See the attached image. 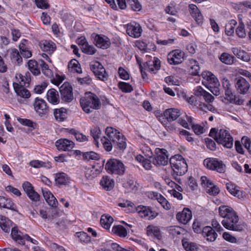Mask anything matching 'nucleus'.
I'll use <instances>...</instances> for the list:
<instances>
[{
	"label": "nucleus",
	"mask_w": 251,
	"mask_h": 251,
	"mask_svg": "<svg viewBox=\"0 0 251 251\" xmlns=\"http://www.w3.org/2000/svg\"><path fill=\"white\" fill-rule=\"evenodd\" d=\"M136 210L140 217L146 218L148 220L152 219L156 216V214L155 212L151 211V209L146 206L142 205L139 206Z\"/></svg>",
	"instance_id": "nucleus-20"
},
{
	"label": "nucleus",
	"mask_w": 251,
	"mask_h": 251,
	"mask_svg": "<svg viewBox=\"0 0 251 251\" xmlns=\"http://www.w3.org/2000/svg\"><path fill=\"white\" fill-rule=\"evenodd\" d=\"M185 53L179 50H175L171 51L167 55V60L171 65H177L181 63L184 60Z\"/></svg>",
	"instance_id": "nucleus-12"
},
{
	"label": "nucleus",
	"mask_w": 251,
	"mask_h": 251,
	"mask_svg": "<svg viewBox=\"0 0 251 251\" xmlns=\"http://www.w3.org/2000/svg\"><path fill=\"white\" fill-rule=\"evenodd\" d=\"M39 66L42 69L43 73L47 76L52 75V71L49 68L48 65L42 60H39Z\"/></svg>",
	"instance_id": "nucleus-47"
},
{
	"label": "nucleus",
	"mask_w": 251,
	"mask_h": 251,
	"mask_svg": "<svg viewBox=\"0 0 251 251\" xmlns=\"http://www.w3.org/2000/svg\"><path fill=\"white\" fill-rule=\"evenodd\" d=\"M187 121L191 126L192 129L197 135H200L204 132V129L203 126L198 124H194L193 122V119L191 117L186 116Z\"/></svg>",
	"instance_id": "nucleus-37"
},
{
	"label": "nucleus",
	"mask_w": 251,
	"mask_h": 251,
	"mask_svg": "<svg viewBox=\"0 0 251 251\" xmlns=\"http://www.w3.org/2000/svg\"><path fill=\"white\" fill-rule=\"evenodd\" d=\"M142 31L141 27L137 23H134L127 25L126 32L130 36L139 37L141 35Z\"/></svg>",
	"instance_id": "nucleus-18"
},
{
	"label": "nucleus",
	"mask_w": 251,
	"mask_h": 251,
	"mask_svg": "<svg viewBox=\"0 0 251 251\" xmlns=\"http://www.w3.org/2000/svg\"><path fill=\"white\" fill-rule=\"evenodd\" d=\"M164 116L169 122L176 120L181 115V111L176 108L166 109L164 113Z\"/></svg>",
	"instance_id": "nucleus-22"
},
{
	"label": "nucleus",
	"mask_w": 251,
	"mask_h": 251,
	"mask_svg": "<svg viewBox=\"0 0 251 251\" xmlns=\"http://www.w3.org/2000/svg\"><path fill=\"white\" fill-rule=\"evenodd\" d=\"M235 212L230 207L226 205H221L219 207V215L224 219H226L233 214Z\"/></svg>",
	"instance_id": "nucleus-30"
},
{
	"label": "nucleus",
	"mask_w": 251,
	"mask_h": 251,
	"mask_svg": "<svg viewBox=\"0 0 251 251\" xmlns=\"http://www.w3.org/2000/svg\"><path fill=\"white\" fill-rule=\"evenodd\" d=\"M27 42L26 40H24L23 42L19 45V50L21 55L26 58H28L32 56L31 51H30L26 46L25 43Z\"/></svg>",
	"instance_id": "nucleus-40"
},
{
	"label": "nucleus",
	"mask_w": 251,
	"mask_h": 251,
	"mask_svg": "<svg viewBox=\"0 0 251 251\" xmlns=\"http://www.w3.org/2000/svg\"><path fill=\"white\" fill-rule=\"evenodd\" d=\"M118 73L120 77L125 80H127L129 78V75L128 73L123 68L120 67L118 70Z\"/></svg>",
	"instance_id": "nucleus-62"
},
{
	"label": "nucleus",
	"mask_w": 251,
	"mask_h": 251,
	"mask_svg": "<svg viewBox=\"0 0 251 251\" xmlns=\"http://www.w3.org/2000/svg\"><path fill=\"white\" fill-rule=\"evenodd\" d=\"M12 222L4 216H0V226L5 232H9L12 229Z\"/></svg>",
	"instance_id": "nucleus-29"
},
{
	"label": "nucleus",
	"mask_w": 251,
	"mask_h": 251,
	"mask_svg": "<svg viewBox=\"0 0 251 251\" xmlns=\"http://www.w3.org/2000/svg\"><path fill=\"white\" fill-rule=\"evenodd\" d=\"M220 60L227 65H231L233 63L234 57L227 53H223L220 57Z\"/></svg>",
	"instance_id": "nucleus-45"
},
{
	"label": "nucleus",
	"mask_w": 251,
	"mask_h": 251,
	"mask_svg": "<svg viewBox=\"0 0 251 251\" xmlns=\"http://www.w3.org/2000/svg\"><path fill=\"white\" fill-rule=\"evenodd\" d=\"M223 237L225 240L229 242L234 243L236 242V239L235 237L231 235L227 232H225L223 234Z\"/></svg>",
	"instance_id": "nucleus-61"
},
{
	"label": "nucleus",
	"mask_w": 251,
	"mask_h": 251,
	"mask_svg": "<svg viewBox=\"0 0 251 251\" xmlns=\"http://www.w3.org/2000/svg\"><path fill=\"white\" fill-rule=\"evenodd\" d=\"M75 236L79 238L81 242L88 243L91 241V237L84 232H79L75 234Z\"/></svg>",
	"instance_id": "nucleus-50"
},
{
	"label": "nucleus",
	"mask_w": 251,
	"mask_h": 251,
	"mask_svg": "<svg viewBox=\"0 0 251 251\" xmlns=\"http://www.w3.org/2000/svg\"><path fill=\"white\" fill-rule=\"evenodd\" d=\"M0 208H7L17 211L16 207L12 201L2 196H0Z\"/></svg>",
	"instance_id": "nucleus-28"
},
{
	"label": "nucleus",
	"mask_w": 251,
	"mask_h": 251,
	"mask_svg": "<svg viewBox=\"0 0 251 251\" xmlns=\"http://www.w3.org/2000/svg\"><path fill=\"white\" fill-rule=\"evenodd\" d=\"M29 70L35 75L40 74L39 69V62L38 63L34 60H30L27 63Z\"/></svg>",
	"instance_id": "nucleus-38"
},
{
	"label": "nucleus",
	"mask_w": 251,
	"mask_h": 251,
	"mask_svg": "<svg viewBox=\"0 0 251 251\" xmlns=\"http://www.w3.org/2000/svg\"><path fill=\"white\" fill-rule=\"evenodd\" d=\"M171 167L174 172L172 175L174 177L175 176H182L187 171V165L185 160L180 155H175L170 159ZM177 180L176 178H175Z\"/></svg>",
	"instance_id": "nucleus-3"
},
{
	"label": "nucleus",
	"mask_w": 251,
	"mask_h": 251,
	"mask_svg": "<svg viewBox=\"0 0 251 251\" xmlns=\"http://www.w3.org/2000/svg\"><path fill=\"white\" fill-rule=\"evenodd\" d=\"M113 222V219L111 216L104 214L101 216L100 223L102 226L104 228L109 229Z\"/></svg>",
	"instance_id": "nucleus-42"
},
{
	"label": "nucleus",
	"mask_w": 251,
	"mask_h": 251,
	"mask_svg": "<svg viewBox=\"0 0 251 251\" xmlns=\"http://www.w3.org/2000/svg\"><path fill=\"white\" fill-rule=\"evenodd\" d=\"M13 87L18 96L23 98H28L30 97V92L25 88V87H20L17 84H13Z\"/></svg>",
	"instance_id": "nucleus-35"
},
{
	"label": "nucleus",
	"mask_w": 251,
	"mask_h": 251,
	"mask_svg": "<svg viewBox=\"0 0 251 251\" xmlns=\"http://www.w3.org/2000/svg\"><path fill=\"white\" fill-rule=\"evenodd\" d=\"M222 224L226 229L230 230L241 231L244 228V225L239 222V218L236 212L223 220Z\"/></svg>",
	"instance_id": "nucleus-5"
},
{
	"label": "nucleus",
	"mask_w": 251,
	"mask_h": 251,
	"mask_svg": "<svg viewBox=\"0 0 251 251\" xmlns=\"http://www.w3.org/2000/svg\"><path fill=\"white\" fill-rule=\"evenodd\" d=\"M34 107L36 112L41 116L47 115L49 111L46 102L44 100L38 98L35 100Z\"/></svg>",
	"instance_id": "nucleus-15"
},
{
	"label": "nucleus",
	"mask_w": 251,
	"mask_h": 251,
	"mask_svg": "<svg viewBox=\"0 0 251 251\" xmlns=\"http://www.w3.org/2000/svg\"><path fill=\"white\" fill-rule=\"evenodd\" d=\"M232 51L235 56L244 61L247 62L250 60L248 53L243 50H241L237 48H233Z\"/></svg>",
	"instance_id": "nucleus-36"
},
{
	"label": "nucleus",
	"mask_w": 251,
	"mask_h": 251,
	"mask_svg": "<svg viewBox=\"0 0 251 251\" xmlns=\"http://www.w3.org/2000/svg\"><path fill=\"white\" fill-rule=\"evenodd\" d=\"M59 92L61 99L67 102H71L73 99V88L67 83H64L59 87Z\"/></svg>",
	"instance_id": "nucleus-13"
},
{
	"label": "nucleus",
	"mask_w": 251,
	"mask_h": 251,
	"mask_svg": "<svg viewBox=\"0 0 251 251\" xmlns=\"http://www.w3.org/2000/svg\"><path fill=\"white\" fill-rule=\"evenodd\" d=\"M36 5L38 7L42 9H47L49 5L46 0H35Z\"/></svg>",
	"instance_id": "nucleus-60"
},
{
	"label": "nucleus",
	"mask_w": 251,
	"mask_h": 251,
	"mask_svg": "<svg viewBox=\"0 0 251 251\" xmlns=\"http://www.w3.org/2000/svg\"><path fill=\"white\" fill-rule=\"evenodd\" d=\"M144 65L149 71L156 73V72L160 68V61L157 58L154 57L153 60L146 62Z\"/></svg>",
	"instance_id": "nucleus-23"
},
{
	"label": "nucleus",
	"mask_w": 251,
	"mask_h": 251,
	"mask_svg": "<svg viewBox=\"0 0 251 251\" xmlns=\"http://www.w3.org/2000/svg\"><path fill=\"white\" fill-rule=\"evenodd\" d=\"M70 132L74 135L76 140L79 142H84L88 140L87 137L85 135L76 131L75 129H71Z\"/></svg>",
	"instance_id": "nucleus-49"
},
{
	"label": "nucleus",
	"mask_w": 251,
	"mask_h": 251,
	"mask_svg": "<svg viewBox=\"0 0 251 251\" xmlns=\"http://www.w3.org/2000/svg\"><path fill=\"white\" fill-rule=\"evenodd\" d=\"M100 184L104 190L110 191L114 187V181L109 177L105 176L102 178Z\"/></svg>",
	"instance_id": "nucleus-32"
},
{
	"label": "nucleus",
	"mask_w": 251,
	"mask_h": 251,
	"mask_svg": "<svg viewBox=\"0 0 251 251\" xmlns=\"http://www.w3.org/2000/svg\"><path fill=\"white\" fill-rule=\"evenodd\" d=\"M83 158L86 160H97L99 158V155L94 151L86 152L83 154Z\"/></svg>",
	"instance_id": "nucleus-56"
},
{
	"label": "nucleus",
	"mask_w": 251,
	"mask_h": 251,
	"mask_svg": "<svg viewBox=\"0 0 251 251\" xmlns=\"http://www.w3.org/2000/svg\"><path fill=\"white\" fill-rule=\"evenodd\" d=\"M112 232L121 237H125L127 234L126 229L121 225L114 226L112 228Z\"/></svg>",
	"instance_id": "nucleus-43"
},
{
	"label": "nucleus",
	"mask_w": 251,
	"mask_h": 251,
	"mask_svg": "<svg viewBox=\"0 0 251 251\" xmlns=\"http://www.w3.org/2000/svg\"><path fill=\"white\" fill-rule=\"evenodd\" d=\"M101 134V131L99 127H94L91 130V134L94 138V141L96 145L98 144V139L100 138V135Z\"/></svg>",
	"instance_id": "nucleus-53"
},
{
	"label": "nucleus",
	"mask_w": 251,
	"mask_h": 251,
	"mask_svg": "<svg viewBox=\"0 0 251 251\" xmlns=\"http://www.w3.org/2000/svg\"><path fill=\"white\" fill-rule=\"evenodd\" d=\"M119 7L125 9L127 5L132 10L139 11L142 9V5L138 0H116Z\"/></svg>",
	"instance_id": "nucleus-14"
},
{
	"label": "nucleus",
	"mask_w": 251,
	"mask_h": 251,
	"mask_svg": "<svg viewBox=\"0 0 251 251\" xmlns=\"http://www.w3.org/2000/svg\"><path fill=\"white\" fill-rule=\"evenodd\" d=\"M40 46L44 51L47 52L49 54H51L55 49L54 44L47 40L40 42Z\"/></svg>",
	"instance_id": "nucleus-33"
},
{
	"label": "nucleus",
	"mask_w": 251,
	"mask_h": 251,
	"mask_svg": "<svg viewBox=\"0 0 251 251\" xmlns=\"http://www.w3.org/2000/svg\"><path fill=\"white\" fill-rule=\"evenodd\" d=\"M106 170L111 174L122 175L125 172V167L124 164L116 159H110L105 164Z\"/></svg>",
	"instance_id": "nucleus-6"
},
{
	"label": "nucleus",
	"mask_w": 251,
	"mask_h": 251,
	"mask_svg": "<svg viewBox=\"0 0 251 251\" xmlns=\"http://www.w3.org/2000/svg\"><path fill=\"white\" fill-rule=\"evenodd\" d=\"M92 36L94 38V42L98 48L106 49L109 47L111 42L110 40L107 37L102 35H98L93 34Z\"/></svg>",
	"instance_id": "nucleus-16"
},
{
	"label": "nucleus",
	"mask_w": 251,
	"mask_h": 251,
	"mask_svg": "<svg viewBox=\"0 0 251 251\" xmlns=\"http://www.w3.org/2000/svg\"><path fill=\"white\" fill-rule=\"evenodd\" d=\"M236 33L240 38H243L246 36L245 25L242 22H239V25L236 29Z\"/></svg>",
	"instance_id": "nucleus-51"
},
{
	"label": "nucleus",
	"mask_w": 251,
	"mask_h": 251,
	"mask_svg": "<svg viewBox=\"0 0 251 251\" xmlns=\"http://www.w3.org/2000/svg\"><path fill=\"white\" fill-rule=\"evenodd\" d=\"M55 184L58 185H67L69 182V178L64 173H59L54 175Z\"/></svg>",
	"instance_id": "nucleus-26"
},
{
	"label": "nucleus",
	"mask_w": 251,
	"mask_h": 251,
	"mask_svg": "<svg viewBox=\"0 0 251 251\" xmlns=\"http://www.w3.org/2000/svg\"><path fill=\"white\" fill-rule=\"evenodd\" d=\"M202 235L206 238L207 241L213 242L217 237V234L215 230L210 226H205L202 230Z\"/></svg>",
	"instance_id": "nucleus-24"
},
{
	"label": "nucleus",
	"mask_w": 251,
	"mask_h": 251,
	"mask_svg": "<svg viewBox=\"0 0 251 251\" xmlns=\"http://www.w3.org/2000/svg\"><path fill=\"white\" fill-rule=\"evenodd\" d=\"M11 235L12 239L20 245H24V242L23 239L24 234L19 231L17 227H12L11 229Z\"/></svg>",
	"instance_id": "nucleus-31"
},
{
	"label": "nucleus",
	"mask_w": 251,
	"mask_h": 251,
	"mask_svg": "<svg viewBox=\"0 0 251 251\" xmlns=\"http://www.w3.org/2000/svg\"><path fill=\"white\" fill-rule=\"evenodd\" d=\"M155 151L157 156L155 158H152L153 163L156 166L167 165L169 159L167 151L164 149L156 148Z\"/></svg>",
	"instance_id": "nucleus-10"
},
{
	"label": "nucleus",
	"mask_w": 251,
	"mask_h": 251,
	"mask_svg": "<svg viewBox=\"0 0 251 251\" xmlns=\"http://www.w3.org/2000/svg\"><path fill=\"white\" fill-rule=\"evenodd\" d=\"M182 229L178 226H171L169 228V233L173 236L181 234Z\"/></svg>",
	"instance_id": "nucleus-59"
},
{
	"label": "nucleus",
	"mask_w": 251,
	"mask_h": 251,
	"mask_svg": "<svg viewBox=\"0 0 251 251\" xmlns=\"http://www.w3.org/2000/svg\"><path fill=\"white\" fill-rule=\"evenodd\" d=\"M16 78L18 79V82H14L13 84H17L20 87H28L29 86L30 81L29 73H25V75L19 74L16 76Z\"/></svg>",
	"instance_id": "nucleus-25"
},
{
	"label": "nucleus",
	"mask_w": 251,
	"mask_h": 251,
	"mask_svg": "<svg viewBox=\"0 0 251 251\" xmlns=\"http://www.w3.org/2000/svg\"><path fill=\"white\" fill-rule=\"evenodd\" d=\"M189 12L192 17L195 19L198 25H201L203 18L198 7L195 4H189Z\"/></svg>",
	"instance_id": "nucleus-19"
},
{
	"label": "nucleus",
	"mask_w": 251,
	"mask_h": 251,
	"mask_svg": "<svg viewBox=\"0 0 251 251\" xmlns=\"http://www.w3.org/2000/svg\"><path fill=\"white\" fill-rule=\"evenodd\" d=\"M101 141L106 151H110L112 150V147H114L113 142H112L108 136L107 137H103L101 139Z\"/></svg>",
	"instance_id": "nucleus-46"
},
{
	"label": "nucleus",
	"mask_w": 251,
	"mask_h": 251,
	"mask_svg": "<svg viewBox=\"0 0 251 251\" xmlns=\"http://www.w3.org/2000/svg\"><path fill=\"white\" fill-rule=\"evenodd\" d=\"M22 186L25 192L26 193V194L29 193V192H30V191L34 189V188L31 185V184L27 181L24 182Z\"/></svg>",
	"instance_id": "nucleus-64"
},
{
	"label": "nucleus",
	"mask_w": 251,
	"mask_h": 251,
	"mask_svg": "<svg viewBox=\"0 0 251 251\" xmlns=\"http://www.w3.org/2000/svg\"><path fill=\"white\" fill-rule=\"evenodd\" d=\"M203 80L202 83L208 89L215 88L220 85L217 78L210 72H204L201 74Z\"/></svg>",
	"instance_id": "nucleus-9"
},
{
	"label": "nucleus",
	"mask_w": 251,
	"mask_h": 251,
	"mask_svg": "<svg viewBox=\"0 0 251 251\" xmlns=\"http://www.w3.org/2000/svg\"><path fill=\"white\" fill-rule=\"evenodd\" d=\"M27 195L32 201H37L40 200V195L34 189L27 194Z\"/></svg>",
	"instance_id": "nucleus-58"
},
{
	"label": "nucleus",
	"mask_w": 251,
	"mask_h": 251,
	"mask_svg": "<svg viewBox=\"0 0 251 251\" xmlns=\"http://www.w3.org/2000/svg\"><path fill=\"white\" fill-rule=\"evenodd\" d=\"M206 191L210 195L215 196L219 194L220 190L218 187L215 185L212 182L210 185L205 188Z\"/></svg>",
	"instance_id": "nucleus-52"
},
{
	"label": "nucleus",
	"mask_w": 251,
	"mask_h": 251,
	"mask_svg": "<svg viewBox=\"0 0 251 251\" xmlns=\"http://www.w3.org/2000/svg\"><path fill=\"white\" fill-rule=\"evenodd\" d=\"M91 71L100 80L106 81L108 79V75L103 66L98 61H93L90 64Z\"/></svg>",
	"instance_id": "nucleus-8"
},
{
	"label": "nucleus",
	"mask_w": 251,
	"mask_h": 251,
	"mask_svg": "<svg viewBox=\"0 0 251 251\" xmlns=\"http://www.w3.org/2000/svg\"><path fill=\"white\" fill-rule=\"evenodd\" d=\"M105 132L107 136L113 142L114 147L120 150H124L126 148V144L124 136L117 129L112 127H108L106 128Z\"/></svg>",
	"instance_id": "nucleus-4"
},
{
	"label": "nucleus",
	"mask_w": 251,
	"mask_h": 251,
	"mask_svg": "<svg viewBox=\"0 0 251 251\" xmlns=\"http://www.w3.org/2000/svg\"><path fill=\"white\" fill-rule=\"evenodd\" d=\"M209 136L213 138L219 144L224 147L230 149L233 144V139L228 131L221 129L218 130L215 128H212L209 133Z\"/></svg>",
	"instance_id": "nucleus-1"
},
{
	"label": "nucleus",
	"mask_w": 251,
	"mask_h": 251,
	"mask_svg": "<svg viewBox=\"0 0 251 251\" xmlns=\"http://www.w3.org/2000/svg\"><path fill=\"white\" fill-rule=\"evenodd\" d=\"M234 86L237 92L240 94H247L250 88L249 82L243 77L238 76L234 79Z\"/></svg>",
	"instance_id": "nucleus-11"
},
{
	"label": "nucleus",
	"mask_w": 251,
	"mask_h": 251,
	"mask_svg": "<svg viewBox=\"0 0 251 251\" xmlns=\"http://www.w3.org/2000/svg\"><path fill=\"white\" fill-rule=\"evenodd\" d=\"M192 216L191 210L188 208H184L181 212L177 214L176 219L179 222L186 224L191 220Z\"/></svg>",
	"instance_id": "nucleus-21"
},
{
	"label": "nucleus",
	"mask_w": 251,
	"mask_h": 251,
	"mask_svg": "<svg viewBox=\"0 0 251 251\" xmlns=\"http://www.w3.org/2000/svg\"><path fill=\"white\" fill-rule=\"evenodd\" d=\"M165 81L169 85H177L178 81L173 76H167L165 78Z\"/></svg>",
	"instance_id": "nucleus-63"
},
{
	"label": "nucleus",
	"mask_w": 251,
	"mask_h": 251,
	"mask_svg": "<svg viewBox=\"0 0 251 251\" xmlns=\"http://www.w3.org/2000/svg\"><path fill=\"white\" fill-rule=\"evenodd\" d=\"M237 22L234 20H231L226 24L225 26V33L228 36H231L234 33V27Z\"/></svg>",
	"instance_id": "nucleus-44"
},
{
	"label": "nucleus",
	"mask_w": 251,
	"mask_h": 251,
	"mask_svg": "<svg viewBox=\"0 0 251 251\" xmlns=\"http://www.w3.org/2000/svg\"><path fill=\"white\" fill-rule=\"evenodd\" d=\"M204 165L211 170L216 171L220 173H224L226 171V166L221 160L216 158H210L205 159L203 161Z\"/></svg>",
	"instance_id": "nucleus-7"
},
{
	"label": "nucleus",
	"mask_w": 251,
	"mask_h": 251,
	"mask_svg": "<svg viewBox=\"0 0 251 251\" xmlns=\"http://www.w3.org/2000/svg\"><path fill=\"white\" fill-rule=\"evenodd\" d=\"M147 234L148 236L158 238L160 236V231L158 227L149 225L147 227Z\"/></svg>",
	"instance_id": "nucleus-41"
},
{
	"label": "nucleus",
	"mask_w": 251,
	"mask_h": 251,
	"mask_svg": "<svg viewBox=\"0 0 251 251\" xmlns=\"http://www.w3.org/2000/svg\"><path fill=\"white\" fill-rule=\"evenodd\" d=\"M47 98L49 102L53 104H57L59 102L58 92L54 89H50L48 91Z\"/></svg>",
	"instance_id": "nucleus-27"
},
{
	"label": "nucleus",
	"mask_w": 251,
	"mask_h": 251,
	"mask_svg": "<svg viewBox=\"0 0 251 251\" xmlns=\"http://www.w3.org/2000/svg\"><path fill=\"white\" fill-rule=\"evenodd\" d=\"M183 246L186 251H198V248L195 243L185 242L183 243Z\"/></svg>",
	"instance_id": "nucleus-57"
},
{
	"label": "nucleus",
	"mask_w": 251,
	"mask_h": 251,
	"mask_svg": "<svg viewBox=\"0 0 251 251\" xmlns=\"http://www.w3.org/2000/svg\"><path fill=\"white\" fill-rule=\"evenodd\" d=\"M190 68L189 69L190 73L193 75H199L200 67L197 61L191 59L189 60Z\"/></svg>",
	"instance_id": "nucleus-39"
},
{
	"label": "nucleus",
	"mask_w": 251,
	"mask_h": 251,
	"mask_svg": "<svg viewBox=\"0 0 251 251\" xmlns=\"http://www.w3.org/2000/svg\"><path fill=\"white\" fill-rule=\"evenodd\" d=\"M118 86L123 92L126 93L131 92L133 90L131 85L125 82H120L118 83Z\"/></svg>",
	"instance_id": "nucleus-54"
},
{
	"label": "nucleus",
	"mask_w": 251,
	"mask_h": 251,
	"mask_svg": "<svg viewBox=\"0 0 251 251\" xmlns=\"http://www.w3.org/2000/svg\"><path fill=\"white\" fill-rule=\"evenodd\" d=\"M81 50L84 53L90 55L94 54L96 51L95 48L93 46L89 45L88 43L86 45H84Z\"/></svg>",
	"instance_id": "nucleus-55"
},
{
	"label": "nucleus",
	"mask_w": 251,
	"mask_h": 251,
	"mask_svg": "<svg viewBox=\"0 0 251 251\" xmlns=\"http://www.w3.org/2000/svg\"><path fill=\"white\" fill-rule=\"evenodd\" d=\"M68 67L77 73L82 72L79 62L75 59H72L69 63Z\"/></svg>",
	"instance_id": "nucleus-48"
},
{
	"label": "nucleus",
	"mask_w": 251,
	"mask_h": 251,
	"mask_svg": "<svg viewBox=\"0 0 251 251\" xmlns=\"http://www.w3.org/2000/svg\"><path fill=\"white\" fill-rule=\"evenodd\" d=\"M80 103L83 110L86 113H90L92 110H98L101 107V102L96 95L88 92L80 100Z\"/></svg>",
	"instance_id": "nucleus-2"
},
{
	"label": "nucleus",
	"mask_w": 251,
	"mask_h": 251,
	"mask_svg": "<svg viewBox=\"0 0 251 251\" xmlns=\"http://www.w3.org/2000/svg\"><path fill=\"white\" fill-rule=\"evenodd\" d=\"M55 146L58 150L69 151L73 149L75 144L71 140L65 138H61L56 141Z\"/></svg>",
	"instance_id": "nucleus-17"
},
{
	"label": "nucleus",
	"mask_w": 251,
	"mask_h": 251,
	"mask_svg": "<svg viewBox=\"0 0 251 251\" xmlns=\"http://www.w3.org/2000/svg\"><path fill=\"white\" fill-rule=\"evenodd\" d=\"M53 114L58 122H63L67 119V110L63 107L54 109Z\"/></svg>",
	"instance_id": "nucleus-34"
}]
</instances>
